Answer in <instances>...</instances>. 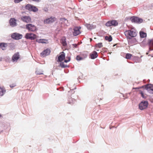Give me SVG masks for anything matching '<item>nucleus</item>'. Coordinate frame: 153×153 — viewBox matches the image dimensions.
Returning <instances> with one entry per match:
<instances>
[{
    "instance_id": "10",
    "label": "nucleus",
    "mask_w": 153,
    "mask_h": 153,
    "mask_svg": "<svg viewBox=\"0 0 153 153\" xmlns=\"http://www.w3.org/2000/svg\"><path fill=\"white\" fill-rule=\"evenodd\" d=\"M19 58V52L15 53L12 58V61L13 62H16Z\"/></svg>"
},
{
    "instance_id": "22",
    "label": "nucleus",
    "mask_w": 153,
    "mask_h": 153,
    "mask_svg": "<svg viewBox=\"0 0 153 153\" xmlns=\"http://www.w3.org/2000/svg\"><path fill=\"white\" fill-rule=\"evenodd\" d=\"M140 37L141 38H144L147 36L146 33L142 31H140Z\"/></svg>"
},
{
    "instance_id": "15",
    "label": "nucleus",
    "mask_w": 153,
    "mask_h": 153,
    "mask_svg": "<svg viewBox=\"0 0 153 153\" xmlns=\"http://www.w3.org/2000/svg\"><path fill=\"white\" fill-rule=\"evenodd\" d=\"M60 22L62 25L67 26L68 25V21L65 18H61Z\"/></svg>"
},
{
    "instance_id": "30",
    "label": "nucleus",
    "mask_w": 153,
    "mask_h": 153,
    "mask_svg": "<svg viewBox=\"0 0 153 153\" xmlns=\"http://www.w3.org/2000/svg\"><path fill=\"white\" fill-rule=\"evenodd\" d=\"M111 21H109L105 24V25L107 27H110L112 26Z\"/></svg>"
},
{
    "instance_id": "39",
    "label": "nucleus",
    "mask_w": 153,
    "mask_h": 153,
    "mask_svg": "<svg viewBox=\"0 0 153 153\" xmlns=\"http://www.w3.org/2000/svg\"><path fill=\"white\" fill-rule=\"evenodd\" d=\"M71 60V58H69V59H65L64 60V62L65 63H67L69 62Z\"/></svg>"
},
{
    "instance_id": "8",
    "label": "nucleus",
    "mask_w": 153,
    "mask_h": 153,
    "mask_svg": "<svg viewBox=\"0 0 153 153\" xmlns=\"http://www.w3.org/2000/svg\"><path fill=\"white\" fill-rule=\"evenodd\" d=\"M81 27H75L74 28L73 34L74 36H76L79 35L81 33V32L80 31V29H81Z\"/></svg>"
},
{
    "instance_id": "29",
    "label": "nucleus",
    "mask_w": 153,
    "mask_h": 153,
    "mask_svg": "<svg viewBox=\"0 0 153 153\" xmlns=\"http://www.w3.org/2000/svg\"><path fill=\"white\" fill-rule=\"evenodd\" d=\"M38 10V9L35 6H32V8L31 11L36 12Z\"/></svg>"
},
{
    "instance_id": "23",
    "label": "nucleus",
    "mask_w": 153,
    "mask_h": 153,
    "mask_svg": "<svg viewBox=\"0 0 153 153\" xmlns=\"http://www.w3.org/2000/svg\"><path fill=\"white\" fill-rule=\"evenodd\" d=\"M105 39L108 42H111L112 39V37L111 36H106L105 37Z\"/></svg>"
},
{
    "instance_id": "48",
    "label": "nucleus",
    "mask_w": 153,
    "mask_h": 153,
    "mask_svg": "<svg viewBox=\"0 0 153 153\" xmlns=\"http://www.w3.org/2000/svg\"><path fill=\"white\" fill-rule=\"evenodd\" d=\"M87 56L86 55L85 56V58H86V57H87Z\"/></svg>"
},
{
    "instance_id": "41",
    "label": "nucleus",
    "mask_w": 153,
    "mask_h": 153,
    "mask_svg": "<svg viewBox=\"0 0 153 153\" xmlns=\"http://www.w3.org/2000/svg\"><path fill=\"white\" fill-rule=\"evenodd\" d=\"M72 45L75 48H76L77 46V45L76 44H73Z\"/></svg>"
},
{
    "instance_id": "17",
    "label": "nucleus",
    "mask_w": 153,
    "mask_h": 153,
    "mask_svg": "<svg viewBox=\"0 0 153 153\" xmlns=\"http://www.w3.org/2000/svg\"><path fill=\"white\" fill-rule=\"evenodd\" d=\"M85 25L87 27L88 29L89 30H91L96 27V26L93 24L86 23Z\"/></svg>"
},
{
    "instance_id": "18",
    "label": "nucleus",
    "mask_w": 153,
    "mask_h": 153,
    "mask_svg": "<svg viewBox=\"0 0 153 153\" xmlns=\"http://www.w3.org/2000/svg\"><path fill=\"white\" fill-rule=\"evenodd\" d=\"M90 56L91 59H94L97 57V53L96 51H94L90 54Z\"/></svg>"
},
{
    "instance_id": "11",
    "label": "nucleus",
    "mask_w": 153,
    "mask_h": 153,
    "mask_svg": "<svg viewBox=\"0 0 153 153\" xmlns=\"http://www.w3.org/2000/svg\"><path fill=\"white\" fill-rule=\"evenodd\" d=\"M51 52L50 49L47 48L46 50L43 51L41 53V56L42 57H45L49 55Z\"/></svg>"
},
{
    "instance_id": "31",
    "label": "nucleus",
    "mask_w": 153,
    "mask_h": 153,
    "mask_svg": "<svg viewBox=\"0 0 153 153\" xmlns=\"http://www.w3.org/2000/svg\"><path fill=\"white\" fill-rule=\"evenodd\" d=\"M132 55L130 53H128L126 55V59H130L131 58Z\"/></svg>"
},
{
    "instance_id": "25",
    "label": "nucleus",
    "mask_w": 153,
    "mask_h": 153,
    "mask_svg": "<svg viewBox=\"0 0 153 153\" xmlns=\"http://www.w3.org/2000/svg\"><path fill=\"white\" fill-rule=\"evenodd\" d=\"M32 5L30 4H27L26 6V9L31 11L32 8Z\"/></svg>"
},
{
    "instance_id": "1",
    "label": "nucleus",
    "mask_w": 153,
    "mask_h": 153,
    "mask_svg": "<svg viewBox=\"0 0 153 153\" xmlns=\"http://www.w3.org/2000/svg\"><path fill=\"white\" fill-rule=\"evenodd\" d=\"M124 34L127 39H131V37H134L137 35L136 31L132 30L126 31L124 32Z\"/></svg>"
},
{
    "instance_id": "12",
    "label": "nucleus",
    "mask_w": 153,
    "mask_h": 153,
    "mask_svg": "<svg viewBox=\"0 0 153 153\" xmlns=\"http://www.w3.org/2000/svg\"><path fill=\"white\" fill-rule=\"evenodd\" d=\"M16 20L14 18H11L9 20V23L10 25L14 27L17 25Z\"/></svg>"
},
{
    "instance_id": "24",
    "label": "nucleus",
    "mask_w": 153,
    "mask_h": 153,
    "mask_svg": "<svg viewBox=\"0 0 153 153\" xmlns=\"http://www.w3.org/2000/svg\"><path fill=\"white\" fill-rule=\"evenodd\" d=\"M6 44L4 43H1L0 44V47L2 50H4L6 49Z\"/></svg>"
},
{
    "instance_id": "37",
    "label": "nucleus",
    "mask_w": 153,
    "mask_h": 153,
    "mask_svg": "<svg viewBox=\"0 0 153 153\" xmlns=\"http://www.w3.org/2000/svg\"><path fill=\"white\" fill-rule=\"evenodd\" d=\"M131 94V93H129L128 94H125V95H123V97H125L126 98H128V94Z\"/></svg>"
},
{
    "instance_id": "2",
    "label": "nucleus",
    "mask_w": 153,
    "mask_h": 153,
    "mask_svg": "<svg viewBox=\"0 0 153 153\" xmlns=\"http://www.w3.org/2000/svg\"><path fill=\"white\" fill-rule=\"evenodd\" d=\"M26 28L30 32H34L37 30L36 27L34 25L31 24L26 25Z\"/></svg>"
},
{
    "instance_id": "5",
    "label": "nucleus",
    "mask_w": 153,
    "mask_h": 153,
    "mask_svg": "<svg viewBox=\"0 0 153 153\" xmlns=\"http://www.w3.org/2000/svg\"><path fill=\"white\" fill-rule=\"evenodd\" d=\"M36 37V36L34 34L32 33H27L25 36V38L27 39L31 40H34Z\"/></svg>"
},
{
    "instance_id": "52",
    "label": "nucleus",
    "mask_w": 153,
    "mask_h": 153,
    "mask_svg": "<svg viewBox=\"0 0 153 153\" xmlns=\"http://www.w3.org/2000/svg\"><path fill=\"white\" fill-rule=\"evenodd\" d=\"M92 39H91V40H92Z\"/></svg>"
},
{
    "instance_id": "27",
    "label": "nucleus",
    "mask_w": 153,
    "mask_h": 153,
    "mask_svg": "<svg viewBox=\"0 0 153 153\" xmlns=\"http://www.w3.org/2000/svg\"><path fill=\"white\" fill-rule=\"evenodd\" d=\"M37 41L40 43H46V40L45 39H40L38 40Z\"/></svg>"
},
{
    "instance_id": "6",
    "label": "nucleus",
    "mask_w": 153,
    "mask_h": 153,
    "mask_svg": "<svg viewBox=\"0 0 153 153\" xmlns=\"http://www.w3.org/2000/svg\"><path fill=\"white\" fill-rule=\"evenodd\" d=\"M21 19L23 22L27 23L31 22V18L29 16H23L21 17Z\"/></svg>"
},
{
    "instance_id": "20",
    "label": "nucleus",
    "mask_w": 153,
    "mask_h": 153,
    "mask_svg": "<svg viewBox=\"0 0 153 153\" xmlns=\"http://www.w3.org/2000/svg\"><path fill=\"white\" fill-rule=\"evenodd\" d=\"M75 101V100L74 99L72 98L71 97H68V103L72 104H74Z\"/></svg>"
},
{
    "instance_id": "42",
    "label": "nucleus",
    "mask_w": 153,
    "mask_h": 153,
    "mask_svg": "<svg viewBox=\"0 0 153 153\" xmlns=\"http://www.w3.org/2000/svg\"><path fill=\"white\" fill-rule=\"evenodd\" d=\"M140 94H141V96L144 94L143 92L141 91H140Z\"/></svg>"
},
{
    "instance_id": "47",
    "label": "nucleus",
    "mask_w": 153,
    "mask_h": 153,
    "mask_svg": "<svg viewBox=\"0 0 153 153\" xmlns=\"http://www.w3.org/2000/svg\"><path fill=\"white\" fill-rule=\"evenodd\" d=\"M66 58L67 59H69V58H71V57H69V56H68V57H67Z\"/></svg>"
},
{
    "instance_id": "40",
    "label": "nucleus",
    "mask_w": 153,
    "mask_h": 153,
    "mask_svg": "<svg viewBox=\"0 0 153 153\" xmlns=\"http://www.w3.org/2000/svg\"><path fill=\"white\" fill-rule=\"evenodd\" d=\"M16 85L15 84H12L10 85V87L11 88H13Z\"/></svg>"
},
{
    "instance_id": "36",
    "label": "nucleus",
    "mask_w": 153,
    "mask_h": 153,
    "mask_svg": "<svg viewBox=\"0 0 153 153\" xmlns=\"http://www.w3.org/2000/svg\"><path fill=\"white\" fill-rule=\"evenodd\" d=\"M43 10L45 12H48V8L47 7H44L43 9Z\"/></svg>"
},
{
    "instance_id": "51",
    "label": "nucleus",
    "mask_w": 153,
    "mask_h": 153,
    "mask_svg": "<svg viewBox=\"0 0 153 153\" xmlns=\"http://www.w3.org/2000/svg\"><path fill=\"white\" fill-rule=\"evenodd\" d=\"M126 19H128V18L127 17H126Z\"/></svg>"
},
{
    "instance_id": "44",
    "label": "nucleus",
    "mask_w": 153,
    "mask_h": 153,
    "mask_svg": "<svg viewBox=\"0 0 153 153\" xmlns=\"http://www.w3.org/2000/svg\"><path fill=\"white\" fill-rule=\"evenodd\" d=\"M141 96L143 98H146V97L144 95V94H143V95H142Z\"/></svg>"
},
{
    "instance_id": "35",
    "label": "nucleus",
    "mask_w": 153,
    "mask_h": 153,
    "mask_svg": "<svg viewBox=\"0 0 153 153\" xmlns=\"http://www.w3.org/2000/svg\"><path fill=\"white\" fill-rule=\"evenodd\" d=\"M36 74L38 75H41L43 74V73L42 72H41L39 70H37L36 71Z\"/></svg>"
},
{
    "instance_id": "14",
    "label": "nucleus",
    "mask_w": 153,
    "mask_h": 153,
    "mask_svg": "<svg viewBox=\"0 0 153 153\" xmlns=\"http://www.w3.org/2000/svg\"><path fill=\"white\" fill-rule=\"evenodd\" d=\"M56 18L54 17H51L44 20V23L46 24L51 23L53 22L56 20Z\"/></svg>"
},
{
    "instance_id": "9",
    "label": "nucleus",
    "mask_w": 153,
    "mask_h": 153,
    "mask_svg": "<svg viewBox=\"0 0 153 153\" xmlns=\"http://www.w3.org/2000/svg\"><path fill=\"white\" fill-rule=\"evenodd\" d=\"M145 88L150 94H153V85L148 84L146 85Z\"/></svg>"
},
{
    "instance_id": "50",
    "label": "nucleus",
    "mask_w": 153,
    "mask_h": 153,
    "mask_svg": "<svg viewBox=\"0 0 153 153\" xmlns=\"http://www.w3.org/2000/svg\"><path fill=\"white\" fill-rule=\"evenodd\" d=\"M6 57L7 58H9V57L8 56H7Z\"/></svg>"
},
{
    "instance_id": "49",
    "label": "nucleus",
    "mask_w": 153,
    "mask_h": 153,
    "mask_svg": "<svg viewBox=\"0 0 153 153\" xmlns=\"http://www.w3.org/2000/svg\"><path fill=\"white\" fill-rule=\"evenodd\" d=\"M1 117V114H0V118Z\"/></svg>"
},
{
    "instance_id": "21",
    "label": "nucleus",
    "mask_w": 153,
    "mask_h": 153,
    "mask_svg": "<svg viewBox=\"0 0 153 153\" xmlns=\"http://www.w3.org/2000/svg\"><path fill=\"white\" fill-rule=\"evenodd\" d=\"M6 92V90L3 88L0 87V96H2Z\"/></svg>"
},
{
    "instance_id": "28",
    "label": "nucleus",
    "mask_w": 153,
    "mask_h": 153,
    "mask_svg": "<svg viewBox=\"0 0 153 153\" xmlns=\"http://www.w3.org/2000/svg\"><path fill=\"white\" fill-rule=\"evenodd\" d=\"M61 43L64 46H66L67 45L65 39H62L61 40Z\"/></svg>"
},
{
    "instance_id": "4",
    "label": "nucleus",
    "mask_w": 153,
    "mask_h": 153,
    "mask_svg": "<svg viewBox=\"0 0 153 153\" xmlns=\"http://www.w3.org/2000/svg\"><path fill=\"white\" fill-rule=\"evenodd\" d=\"M130 20L132 22L140 23L143 22V19L137 17L133 16L130 18Z\"/></svg>"
},
{
    "instance_id": "43",
    "label": "nucleus",
    "mask_w": 153,
    "mask_h": 153,
    "mask_svg": "<svg viewBox=\"0 0 153 153\" xmlns=\"http://www.w3.org/2000/svg\"><path fill=\"white\" fill-rule=\"evenodd\" d=\"M141 88V87H136V88H133V89H139L140 88Z\"/></svg>"
},
{
    "instance_id": "32",
    "label": "nucleus",
    "mask_w": 153,
    "mask_h": 153,
    "mask_svg": "<svg viewBox=\"0 0 153 153\" xmlns=\"http://www.w3.org/2000/svg\"><path fill=\"white\" fill-rule=\"evenodd\" d=\"M60 66L62 68H65L67 67V65H65L63 62H61L60 63Z\"/></svg>"
},
{
    "instance_id": "33",
    "label": "nucleus",
    "mask_w": 153,
    "mask_h": 153,
    "mask_svg": "<svg viewBox=\"0 0 153 153\" xmlns=\"http://www.w3.org/2000/svg\"><path fill=\"white\" fill-rule=\"evenodd\" d=\"M102 46V43L101 42L99 43L96 45V47H98V48H100Z\"/></svg>"
},
{
    "instance_id": "26",
    "label": "nucleus",
    "mask_w": 153,
    "mask_h": 153,
    "mask_svg": "<svg viewBox=\"0 0 153 153\" xmlns=\"http://www.w3.org/2000/svg\"><path fill=\"white\" fill-rule=\"evenodd\" d=\"M111 25L112 26H116L118 25V23L116 20H111Z\"/></svg>"
},
{
    "instance_id": "7",
    "label": "nucleus",
    "mask_w": 153,
    "mask_h": 153,
    "mask_svg": "<svg viewBox=\"0 0 153 153\" xmlns=\"http://www.w3.org/2000/svg\"><path fill=\"white\" fill-rule=\"evenodd\" d=\"M12 38L16 40H19L21 39L22 37V35L17 33H13L11 35Z\"/></svg>"
},
{
    "instance_id": "45",
    "label": "nucleus",
    "mask_w": 153,
    "mask_h": 153,
    "mask_svg": "<svg viewBox=\"0 0 153 153\" xmlns=\"http://www.w3.org/2000/svg\"><path fill=\"white\" fill-rule=\"evenodd\" d=\"M32 1H35L37 2H39L41 0H32Z\"/></svg>"
},
{
    "instance_id": "38",
    "label": "nucleus",
    "mask_w": 153,
    "mask_h": 153,
    "mask_svg": "<svg viewBox=\"0 0 153 153\" xmlns=\"http://www.w3.org/2000/svg\"><path fill=\"white\" fill-rule=\"evenodd\" d=\"M23 0H14V2L15 3H19Z\"/></svg>"
},
{
    "instance_id": "46",
    "label": "nucleus",
    "mask_w": 153,
    "mask_h": 153,
    "mask_svg": "<svg viewBox=\"0 0 153 153\" xmlns=\"http://www.w3.org/2000/svg\"><path fill=\"white\" fill-rule=\"evenodd\" d=\"M2 58H0V61H2Z\"/></svg>"
},
{
    "instance_id": "16",
    "label": "nucleus",
    "mask_w": 153,
    "mask_h": 153,
    "mask_svg": "<svg viewBox=\"0 0 153 153\" xmlns=\"http://www.w3.org/2000/svg\"><path fill=\"white\" fill-rule=\"evenodd\" d=\"M61 54L58 57V59L57 60L58 62H61L65 58V55L63 52H62Z\"/></svg>"
},
{
    "instance_id": "34",
    "label": "nucleus",
    "mask_w": 153,
    "mask_h": 153,
    "mask_svg": "<svg viewBox=\"0 0 153 153\" xmlns=\"http://www.w3.org/2000/svg\"><path fill=\"white\" fill-rule=\"evenodd\" d=\"M83 59V58L79 56H77L76 57V59L77 61H80Z\"/></svg>"
},
{
    "instance_id": "13",
    "label": "nucleus",
    "mask_w": 153,
    "mask_h": 153,
    "mask_svg": "<svg viewBox=\"0 0 153 153\" xmlns=\"http://www.w3.org/2000/svg\"><path fill=\"white\" fill-rule=\"evenodd\" d=\"M148 44L149 46V52L146 53L147 55L149 54V51L153 50V48H152L153 46V38L151 39H149Z\"/></svg>"
},
{
    "instance_id": "19",
    "label": "nucleus",
    "mask_w": 153,
    "mask_h": 153,
    "mask_svg": "<svg viewBox=\"0 0 153 153\" xmlns=\"http://www.w3.org/2000/svg\"><path fill=\"white\" fill-rule=\"evenodd\" d=\"M130 40L128 41V44L129 45H133L136 44L137 42V41L135 38L132 39H130Z\"/></svg>"
},
{
    "instance_id": "3",
    "label": "nucleus",
    "mask_w": 153,
    "mask_h": 153,
    "mask_svg": "<svg viewBox=\"0 0 153 153\" xmlns=\"http://www.w3.org/2000/svg\"><path fill=\"white\" fill-rule=\"evenodd\" d=\"M148 102L147 101H143L141 102L139 104V108L142 110L146 109L148 106Z\"/></svg>"
}]
</instances>
